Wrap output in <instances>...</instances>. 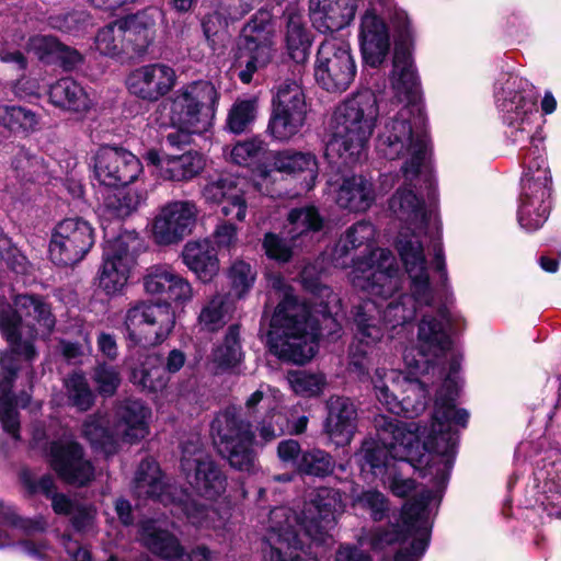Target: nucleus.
Listing matches in <instances>:
<instances>
[{"instance_id": "obj_1", "label": "nucleus", "mask_w": 561, "mask_h": 561, "mask_svg": "<svg viewBox=\"0 0 561 561\" xmlns=\"http://www.w3.org/2000/svg\"><path fill=\"white\" fill-rule=\"evenodd\" d=\"M399 254L410 278L411 295L396 294L402 287L397 260L388 249L376 248L367 255L353 260L350 279L354 288L370 298L354 308V337L348 347V367L359 377L367 376L368 367L379 355L377 345L386 329H403L417 308L431 307L434 290L430 284L427 264L420 247L402 239Z\"/></svg>"}, {"instance_id": "obj_2", "label": "nucleus", "mask_w": 561, "mask_h": 561, "mask_svg": "<svg viewBox=\"0 0 561 561\" xmlns=\"http://www.w3.org/2000/svg\"><path fill=\"white\" fill-rule=\"evenodd\" d=\"M468 419L466 410L440 404V400L436 401L430 427L377 415L376 438H366L355 454L362 474H371L394 495L405 496L415 485L403 477L404 470L422 465L433 454L428 470L435 472V484L444 486L454 465L458 430L466 427Z\"/></svg>"}, {"instance_id": "obj_3", "label": "nucleus", "mask_w": 561, "mask_h": 561, "mask_svg": "<svg viewBox=\"0 0 561 561\" xmlns=\"http://www.w3.org/2000/svg\"><path fill=\"white\" fill-rule=\"evenodd\" d=\"M537 101L535 88L515 75H506L495 90L506 137L519 147L524 164L517 218L527 231L542 227L551 209L552 175L546 158Z\"/></svg>"}, {"instance_id": "obj_4", "label": "nucleus", "mask_w": 561, "mask_h": 561, "mask_svg": "<svg viewBox=\"0 0 561 561\" xmlns=\"http://www.w3.org/2000/svg\"><path fill=\"white\" fill-rule=\"evenodd\" d=\"M343 511L342 494L332 488L317 489L301 514L286 506L272 510L265 536L268 550H264V560L272 561L273 552H276L284 561H317L304 560L298 553L294 556V551L311 553L305 551L306 542L302 537L314 545L325 543L331 538L330 531L336 524V516Z\"/></svg>"}, {"instance_id": "obj_5", "label": "nucleus", "mask_w": 561, "mask_h": 561, "mask_svg": "<svg viewBox=\"0 0 561 561\" xmlns=\"http://www.w3.org/2000/svg\"><path fill=\"white\" fill-rule=\"evenodd\" d=\"M147 294L165 302L140 301L127 309L124 317V335L133 345L156 346L164 342L175 324L170 302L185 306L194 296L191 283L168 264H157L144 276Z\"/></svg>"}, {"instance_id": "obj_6", "label": "nucleus", "mask_w": 561, "mask_h": 561, "mask_svg": "<svg viewBox=\"0 0 561 561\" xmlns=\"http://www.w3.org/2000/svg\"><path fill=\"white\" fill-rule=\"evenodd\" d=\"M376 150L389 160L404 159L402 176L407 181L420 179L433 188L430 142L419 106H403L383 119L377 133Z\"/></svg>"}, {"instance_id": "obj_7", "label": "nucleus", "mask_w": 561, "mask_h": 561, "mask_svg": "<svg viewBox=\"0 0 561 561\" xmlns=\"http://www.w3.org/2000/svg\"><path fill=\"white\" fill-rule=\"evenodd\" d=\"M436 201V182L433 176V188L420 180L407 181L397 190L389 201L392 215L402 222L399 232L397 249L402 239L420 247L423 251V239L428 238L434 253L433 265L439 273L442 285L447 283V271L443 247L440 243V221L434 207Z\"/></svg>"}, {"instance_id": "obj_8", "label": "nucleus", "mask_w": 561, "mask_h": 561, "mask_svg": "<svg viewBox=\"0 0 561 561\" xmlns=\"http://www.w3.org/2000/svg\"><path fill=\"white\" fill-rule=\"evenodd\" d=\"M378 115L377 98L370 90L359 91L336 106L324 151L332 168H352L365 158Z\"/></svg>"}, {"instance_id": "obj_9", "label": "nucleus", "mask_w": 561, "mask_h": 561, "mask_svg": "<svg viewBox=\"0 0 561 561\" xmlns=\"http://www.w3.org/2000/svg\"><path fill=\"white\" fill-rule=\"evenodd\" d=\"M431 310L424 312L417 324L416 344L414 347L405 348L403 360L409 369H415L417 373H427L435 369L443 358L449 357V375L447 376L443 388L437 392L436 401L440 404H450L455 409V399L457 396V382L453 375L460 368V356L453 350V340L448 332L450 317L445 306H435V300L430 307Z\"/></svg>"}, {"instance_id": "obj_10", "label": "nucleus", "mask_w": 561, "mask_h": 561, "mask_svg": "<svg viewBox=\"0 0 561 561\" xmlns=\"http://www.w3.org/2000/svg\"><path fill=\"white\" fill-rule=\"evenodd\" d=\"M320 328L310 307L285 294L271 318L266 342L270 352L283 362L304 365L318 352Z\"/></svg>"}, {"instance_id": "obj_11", "label": "nucleus", "mask_w": 561, "mask_h": 561, "mask_svg": "<svg viewBox=\"0 0 561 561\" xmlns=\"http://www.w3.org/2000/svg\"><path fill=\"white\" fill-rule=\"evenodd\" d=\"M175 489L168 485L158 462L153 459H145L140 462L133 483L134 494L138 499L157 500L164 505L173 504V514L181 511L187 520L199 529H211L217 536L225 537L230 531V512L226 508L219 512L198 504L184 491L179 496L174 495Z\"/></svg>"}, {"instance_id": "obj_12", "label": "nucleus", "mask_w": 561, "mask_h": 561, "mask_svg": "<svg viewBox=\"0 0 561 561\" xmlns=\"http://www.w3.org/2000/svg\"><path fill=\"white\" fill-rule=\"evenodd\" d=\"M14 309L0 298V331L12 353L31 360L35 357L33 341L48 337L56 324L50 306L39 296L19 295Z\"/></svg>"}, {"instance_id": "obj_13", "label": "nucleus", "mask_w": 561, "mask_h": 561, "mask_svg": "<svg viewBox=\"0 0 561 561\" xmlns=\"http://www.w3.org/2000/svg\"><path fill=\"white\" fill-rule=\"evenodd\" d=\"M442 491H423L419 499L408 502L402 508V528L390 525L386 529H377L371 537L375 549H383L396 542L409 547L401 548L396 554V561H416L420 559L430 541L434 508L438 506Z\"/></svg>"}, {"instance_id": "obj_14", "label": "nucleus", "mask_w": 561, "mask_h": 561, "mask_svg": "<svg viewBox=\"0 0 561 561\" xmlns=\"http://www.w3.org/2000/svg\"><path fill=\"white\" fill-rule=\"evenodd\" d=\"M151 410L142 401L126 399L115 409V424L113 433L104 426L102 416H90L83 424L82 433L95 449L102 450L106 456L117 450L118 440L136 443L149 434Z\"/></svg>"}, {"instance_id": "obj_15", "label": "nucleus", "mask_w": 561, "mask_h": 561, "mask_svg": "<svg viewBox=\"0 0 561 561\" xmlns=\"http://www.w3.org/2000/svg\"><path fill=\"white\" fill-rule=\"evenodd\" d=\"M219 85L196 80L176 90L170 100V122L174 128L206 133L213 124L220 100Z\"/></svg>"}, {"instance_id": "obj_16", "label": "nucleus", "mask_w": 561, "mask_h": 561, "mask_svg": "<svg viewBox=\"0 0 561 561\" xmlns=\"http://www.w3.org/2000/svg\"><path fill=\"white\" fill-rule=\"evenodd\" d=\"M545 443V439H540L538 443L522 442L516 448L515 456L517 459L535 461L536 502L549 516L561 518V451L550 448L543 451L540 459H535Z\"/></svg>"}, {"instance_id": "obj_17", "label": "nucleus", "mask_w": 561, "mask_h": 561, "mask_svg": "<svg viewBox=\"0 0 561 561\" xmlns=\"http://www.w3.org/2000/svg\"><path fill=\"white\" fill-rule=\"evenodd\" d=\"M211 430L219 453L228 459L232 468L247 472L255 469L252 425L243 420L234 408L220 412L213 421Z\"/></svg>"}, {"instance_id": "obj_18", "label": "nucleus", "mask_w": 561, "mask_h": 561, "mask_svg": "<svg viewBox=\"0 0 561 561\" xmlns=\"http://www.w3.org/2000/svg\"><path fill=\"white\" fill-rule=\"evenodd\" d=\"M56 425L57 422L54 421L47 431L35 428L33 439L39 444L54 438L48 448L50 467L67 483L83 485L93 478L94 468L84 459L82 447L72 435L62 427L56 430Z\"/></svg>"}, {"instance_id": "obj_19", "label": "nucleus", "mask_w": 561, "mask_h": 561, "mask_svg": "<svg viewBox=\"0 0 561 561\" xmlns=\"http://www.w3.org/2000/svg\"><path fill=\"white\" fill-rule=\"evenodd\" d=\"M274 28L267 11L257 12L244 26L234 65L241 82L248 84L253 75L272 59Z\"/></svg>"}, {"instance_id": "obj_20", "label": "nucleus", "mask_w": 561, "mask_h": 561, "mask_svg": "<svg viewBox=\"0 0 561 561\" xmlns=\"http://www.w3.org/2000/svg\"><path fill=\"white\" fill-rule=\"evenodd\" d=\"M356 76V64L348 42L330 36L318 48L314 79L329 92H344Z\"/></svg>"}, {"instance_id": "obj_21", "label": "nucleus", "mask_w": 561, "mask_h": 561, "mask_svg": "<svg viewBox=\"0 0 561 561\" xmlns=\"http://www.w3.org/2000/svg\"><path fill=\"white\" fill-rule=\"evenodd\" d=\"M181 453V470L192 486L207 499H215L225 492L226 477L205 450L198 435L183 440Z\"/></svg>"}, {"instance_id": "obj_22", "label": "nucleus", "mask_w": 561, "mask_h": 561, "mask_svg": "<svg viewBox=\"0 0 561 561\" xmlns=\"http://www.w3.org/2000/svg\"><path fill=\"white\" fill-rule=\"evenodd\" d=\"M95 242L94 229L89 221L66 218L53 230L49 242V257L60 266H73L81 262Z\"/></svg>"}, {"instance_id": "obj_23", "label": "nucleus", "mask_w": 561, "mask_h": 561, "mask_svg": "<svg viewBox=\"0 0 561 561\" xmlns=\"http://www.w3.org/2000/svg\"><path fill=\"white\" fill-rule=\"evenodd\" d=\"M307 103L297 81L286 80L277 87L268 129L275 139L286 141L299 133L305 124Z\"/></svg>"}, {"instance_id": "obj_24", "label": "nucleus", "mask_w": 561, "mask_h": 561, "mask_svg": "<svg viewBox=\"0 0 561 561\" xmlns=\"http://www.w3.org/2000/svg\"><path fill=\"white\" fill-rule=\"evenodd\" d=\"M199 209L188 199L171 201L163 204L150 225V233L159 245L181 242L196 226Z\"/></svg>"}, {"instance_id": "obj_25", "label": "nucleus", "mask_w": 561, "mask_h": 561, "mask_svg": "<svg viewBox=\"0 0 561 561\" xmlns=\"http://www.w3.org/2000/svg\"><path fill=\"white\" fill-rule=\"evenodd\" d=\"M134 242L136 237L133 233H124L105 241L103 262L98 272V286L106 295L118 294L126 286L134 264Z\"/></svg>"}, {"instance_id": "obj_26", "label": "nucleus", "mask_w": 561, "mask_h": 561, "mask_svg": "<svg viewBox=\"0 0 561 561\" xmlns=\"http://www.w3.org/2000/svg\"><path fill=\"white\" fill-rule=\"evenodd\" d=\"M178 75L173 67L164 62L139 66L126 78L128 92L135 98L148 102H158L176 85Z\"/></svg>"}, {"instance_id": "obj_27", "label": "nucleus", "mask_w": 561, "mask_h": 561, "mask_svg": "<svg viewBox=\"0 0 561 561\" xmlns=\"http://www.w3.org/2000/svg\"><path fill=\"white\" fill-rule=\"evenodd\" d=\"M141 171L139 159L122 148L102 147L94 156V176L105 186L128 185Z\"/></svg>"}, {"instance_id": "obj_28", "label": "nucleus", "mask_w": 561, "mask_h": 561, "mask_svg": "<svg viewBox=\"0 0 561 561\" xmlns=\"http://www.w3.org/2000/svg\"><path fill=\"white\" fill-rule=\"evenodd\" d=\"M329 194L335 204L352 213L367 211L387 188L377 190L370 179L362 174L343 176L328 182Z\"/></svg>"}, {"instance_id": "obj_29", "label": "nucleus", "mask_w": 561, "mask_h": 561, "mask_svg": "<svg viewBox=\"0 0 561 561\" xmlns=\"http://www.w3.org/2000/svg\"><path fill=\"white\" fill-rule=\"evenodd\" d=\"M144 545L167 561H210L211 552L206 547H198L186 553L179 540L160 526L159 520H146L140 527Z\"/></svg>"}, {"instance_id": "obj_30", "label": "nucleus", "mask_w": 561, "mask_h": 561, "mask_svg": "<svg viewBox=\"0 0 561 561\" xmlns=\"http://www.w3.org/2000/svg\"><path fill=\"white\" fill-rule=\"evenodd\" d=\"M358 39L367 65L378 67L386 60L391 46L390 30L375 9L366 10L360 16Z\"/></svg>"}, {"instance_id": "obj_31", "label": "nucleus", "mask_w": 561, "mask_h": 561, "mask_svg": "<svg viewBox=\"0 0 561 561\" xmlns=\"http://www.w3.org/2000/svg\"><path fill=\"white\" fill-rule=\"evenodd\" d=\"M203 196L206 203L219 205L222 216L238 221L245 220L248 202L240 180L219 178L210 181L205 185Z\"/></svg>"}, {"instance_id": "obj_32", "label": "nucleus", "mask_w": 561, "mask_h": 561, "mask_svg": "<svg viewBox=\"0 0 561 561\" xmlns=\"http://www.w3.org/2000/svg\"><path fill=\"white\" fill-rule=\"evenodd\" d=\"M11 362V355H5L0 359V423L3 431L18 442L20 439V421L15 407L25 408L30 402V396L26 393L18 398L11 396L12 381L16 370Z\"/></svg>"}, {"instance_id": "obj_33", "label": "nucleus", "mask_w": 561, "mask_h": 561, "mask_svg": "<svg viewBox=\"0 0 561 561\" xmlns=\"http://www.w3.org/2000/svg\"><path fill=\"white\" fill-rule=\"evenodd\" d=\"M324 431L336 446L351 443L357 428V411L351 399L331 397L327 402Z\"/></svg>"}, {"instance_id": "obj_34", "label": "nucleus", "mask_w": 561, "mask_h": 561, "mask_svg": "<svg viewBox=\"0 0 561 561\" xmlns=\"http://www.w3.org/2000/svg\"><path fill=\"white\" fill-rule=\"evenodd\" d=\"M145 160L157 167L162 179L170 181L191 180L205 168V158L197 151H187L181 156H161L157 150H149Z\"/></svg>"}, {"instance_id": "obj_35", "label": "nucleus", "mask_w": 561, "mask_h": 561, "mask_svg": "<svg viewBox=\"0 0 561 561\" xmlns=\"http://www.w3.org/2000/svg\"><path fill=\"white\" fill-rule=\"evenodd\" d=\"M358 1L310 0L312 21L321 32L340 31L354 20Z\"/></svg>"}, {"instance_id": "obj_36", "label": "nucleus", "mask_w": 561, "mask_h": 561, "mask_svg": "<svg viewBox=\"0 0 561 561\" xmlns=\"http://www.w3.org/2000/svg\"><path fill=\"white\" fill-rule=\"evenodd\" d=\"M369 368L370 366L368 369ZM348 370L352 373L350 368ZM355 375L359 380H364L369 377L376 400L392 414H401L402 405L399 404V399L404 386L403 379H405L407 373L398 369L377 367L371 376H369V373L364 377H359L356 373Z\"/></svg>"}, {"instance_id": "obj_37", "label": "nucleus", "mask_w": 561, "mask_h": 561, "mask_svg": "<svg viewBox=\"0 0 561 561\" xmlns=\"http://www.w3.org/2000/svg\"><path fill=\"white\" fill-rule=\"evenodd\" d=\"M391 84L397 95L409 104L414 103L420 94V78L412 51L397 48L393 55Z\"/></svg>"}, {"instance_id": "obj_38", "label": "nucleus", "mask_w": 561, "mask_h": 561, "mask_svg": "<svg viewBox=\"0 0 561 561\" xmlns=\"http://www.w3.org/2000/svg\"><path fill=\"white\" fill-rule=\"evenodd\" d=\"M273 165L277 172L301 179V188L310 191L318 178V162L310 152L283 150L273 154Z\"/></svg>"}, {"instance_id": "obj_39", "label": "nucleus", "mask_w": 561, "mask_h": 561, "mask_svg": "<svg viewBox=\"0 0 561 561\" xmlns=\"http://www.w3.org/2000/svg\"><path fill=\"white\" fill-rule=\"evenodd\" d=\"M182 257L188 270L204 283L210 282L219 272L217 252L208 239L187 242Z\"/></svg>"}, {"instance_id": "obj_40", "label": "nucleus", "mask_w": 561, "mask_h": 561, "mask_svg": "<svg viewBox=\"0 0 561 561\" xmlns=\"http://www.w3.org/2000/svg\"><path fill=\"white\" fill-rule=\"evenodd\" d=\"M49 100L55 106L75 113H87L94 105L91 94L69 77L59 79L50 87Z\"/></svg>"}, {"instance_id": "obj_41", "label": "nucleus", "mask_w": 561, "mask_h": 561, "mask_svg": "<svg viewBox=\"0 0 561 561\" xmlns=\"http://www.w3.org/2000/svg\"><path fill=\"white\" fill-rule=\"evenodd\" d=\"M147 199V192L136 187H122L108 191L100 207L102 216L123 219L135 213Z\"/></svg>"}, {"instance_id": "obj_42", "label": "nucleus", "mask_w": 561, "mask_h": 561, "mask_svg": "<svg viewBox=\"0 0 561 561\" xmlns=\"http://www.w3.org/2000/svg\"><path fill=\"white\" fill-rule=\"evenodd\" d=\"M161 364L157 354L146 355L138 366L131 367L130 381L149 392L162 391L167 388L170 376L167 375Z\"/></svg>"}, {"instance_id": "obj_43", "label": "nucleus", "mask_w": 561, "mask_h": 561, "mask_svg": "<svg viewBox=\"0 0 561 561\" xmlns=\"http://www.w3.org/2000/svg\"><path fill=\"white\" fill-rule=\"evenodd\" d=\"M376 229L374 225L366 220H360L350 227L345 234L342 236L336 243L333 254L332 261L336 267H346V261L344 257L352 251L359 247L366 245L370 247L371 242L375 239Z\"/></svg>"}, {"instance_id": "obj_44", "label": "nucleus", "mask_w": 561, "mask_h": 561, "mask_svg": "<svg viewBox=\"0 0 561 561\" xmlns=\"http://www.w3.org/2000/svg\"><path fill=\"white\" fill-rule=\"evenodd\" d=\"M285 42L288 55L296 62H305L309 56L311 38L304 16L296 10L286 11Z\"/></svg>"}, {"instance_id": "obj_45", "label": "nucleus", "mask_w": 561, "mask_h": 561, "mask_svg": "<svg viewBox=\"0 0 561 561\" xmlns=\"http://www.w3.org/2000/svg\"><path fill=\"white\" fill-rule=\"evenodd\" d=\"M430 370L427 371V374ZM419 375H426V373H417L411 369L403 379V388L399 399V404L402 405L401 414L407 417H414L425 411L428 403V389Z\"/></svg>"}, {"instance_id": "obj_46", "label": "nucleus", "mask_w": 561, "mask_h": 561, "mask_svg": "<svg viewBox=\"0 0 561 561\" xmlns=\"http://www.w3.org/2000/svg\"><path fill=\"white\" fill-rule=\"evenodd\" d=\"M0 125L14 134L28 136L41 129V119L26 107L0 105Z\"/></svg>"}, {"instance_id": "obj_47", "label": "nucleus", "mask_w": 561, "mask_h": 561, "mask_svg": "<svg viewBox=\"0 0 561 561\" xmlns=\"http://www.w3.org/2000/svg\"><path fill=\"white\" fill-rule=\"evenodd\" d=\"M116 21L125 43L134 45L135 50L142 48L150 41V31L154 22L147 13L141 12Z\"/></svg>"}, {"instance_id": "obj_48", "label": "nucleus", "mask_w": 561, "mask_h": 561, "mask_svg": "<svg viewBox=\"0 0 561 561\" xmlns=\"http://www.w3.org/2000/svg\"><path fill=\"white\" fill-rule=\"evenodd\" d=\"M307 424L308 417L305 415L299 416L295 422L289 421L287 414L285 413L284 407H282V409L277 412L273 423H267V420H265L263 423H259L257 431L260 438L265 444L283 435L284 433L300 434L305 432Z\"/></svg>"}, {"instance_id": "obj_49", "label": "nucleus", "mask_w": 561, "mask_h": 561, "mask_svg": "<svg viewBox=\"0 0 561 561\" xmlns=\"http://www.w3.org/2000/svg\"><path fill=\"white\" fill-rule=\"evenodd\" d=\"M211 359L217 368L222 370L236 367L241 362L242 351L238 325L229 327L222 344L213 351Z\"/></svg>"}, {"instance_id": "obj_50", "label": "nucleus", "mask_w": 561, "mask_h": 561, "mask_svg": "<svg viewBox=\"0 0 561 561\" xmlns=\"http://www.w3.org/2000/svg\"><path fill=\"white\" fill-rule=\"evenodd\" d=\"M293 391L304 398L320 396L327 387V378L321 373L294 370L287 375Z\"/></svg>"}, {"instance_id": "obj_51", "label": "nucleus", "mask_w": 561, "mask_h": 561, "mask_svg": "<svg viewBox=\"0 0 561 561\" xmlns=\"http://www.w3.org/2000/svg\"><path fill=\"white\" fill-rule=\"evenodd\" d=\"M334 467V459L328 451L320 448H312L301 454L297 471L308 476L323 478L330 476Z\"/></svg>"}, {"instance_id": "obj_52", "label": "nucleus", "mask_w": 561, "mask_h": 561, "mask_svg": "<svg viewBox=\"0 0 561 561\" xmlns=\"http://www.w3.org/2000/svg\"><path fill=\"white\" fill-rule=\"evenodd\" d=\"M289 230L291 239L321 229L323 220L313 206L291 209L288 214Z\"/></svg>"}, {"instance_id": "obj_53", "label": "nucleus", "mask_w": 561, "mask_h": 561, "mask_svg": "<svg viewBox=\"0 0 561 561\" xmlns=\"http://www.w3.org/2000/svg\"><path fill=\"white\" fill-rule=\"evenodd\" d=\"M228 305L225 296L215 295L202 308L198 316L199 325L209 332L221 329L228 322Z\"/></svg>"}, {"instance_id": "obj_54", "label": "nucleus", "mask_w": 561, "mask_h": 561, "mask_svg": "<svg viewBox=\"0 0 561 561\" xmlns=\"http://www.w3.org/2000/svg\"><path fill=\"white\" fill-rule=\"evenodd\" d=\"M284 402L283 393L268 385H261L245 401L248 410H253L257 404L263 403L267 408V412L260 423L267 420V423H273L277 412L282 409Z\"/></svg>"}, {"instance_id": "obj_55", "label": "nucleus", "mask_w": 561, "mask_h": 561, "mask_svg": "<svg viewBox=\"0 0 561 561\" xmlns=\"http://www.w3.org/2000/svg\"><path fill=\"white\" fill-rule=\"evenodd\" d=\"M44 524L20 518L13 511L0 503V548L10 545L19 529H43Z\"/></svg>"}, {"instance_id": "obj_56", "label": "nucleus", "mask_w": 561, "mask_h": 561, "mask_svg": "<svg viewBox=\"0 0 561 561\" xmlns=\"http://www.w3.org/2000/svg\"><path fill=\"white\" fill-rule=\"evenodd\" d=\"M226 275L232 293L239 298L251 290L256 279V271L243 260H236Z\"/></svg>"}, {"instance_id": "obj_57", "label": "nucleus", "mask_w": 561, "mask_h": 561, "mask_svg": "<svg viewBox=\"0 0 561 561\" xmlns=\"http://www.w3.org/2000/svg\"><path fill=\"white\" fill-rule=\"evenodd\" d=\"M256 116V100L242 99L237 100L231 106L227 126L233 134H241L254 122Z\"/></svg>"}, {"instance_id": "obj_58", "label": "nucleus", "mask_w": 561, "mask_h": 561, "mask_svg": "<svg viewBox=\"0 0 561 561\" xmlns=\"http://www.w3.org/2000/svg\"><path fill=\"white\" fill-rule=\"evenodd\" d=\"M67 396L73 407L80 411L89 410L94 402V393L81 373H73L65 381Z\"/></svg>"}, {"instance_id": "obj_59", "label": "nucleus", "mask_w": 561, "mask_h": 561, "mask_svg": "<svg viewBox=\"0 0 561 561\" xmlns=\"http://www.w3.org/2000/svg\"><path fill=\"white\" fill-rule=\"evenodd\" d=\"M94 44L96 50L104 56L115 57L122 54L126 43L117 21L101 28L95 36Z\"/></svg>"}, {"instance_id": "obj_60", "label": "nucleus", "mask_w": 561, "mask_h": 561, "mask_svg": "<svg viewBox=\"0 0 561 561\" xmlns=\"http://www.w3.org/2000/svg\"><path fill=\"white\" fill-rule=\"evenodd\" d=\"M351 501L353 507L368 511L374 520H381L389 510L387 497L378 490L353 492Z\"/></svg>"}, {"instance_id": "obj_61", "label": "nucleus", "mask_w": 561, "mask_h": 561, "mask_svg": "<svg viewBox=\"0 0 561 561\" xmlns=\"http://www.w3.org/2000/svg\"><path fill=\"white\" fill-rule=\"evenodd\" d=\"M48 24L56 30L79 35L92 25L90 15L84 11L55 14L48 18Z\"/></svg>"}, {"instance_id": "obj_62", "label": "nucleus", "mask_w": 561, "mask_h": 561, "mask_svg": "<svg viewBox=\"0 0 561 561\" xmlns=\"http://www.w3.org/2000/svg\"><path fill=\"white\" fill-rule=\"evenodd\" d=\"M91 379L96 391L103 397H111L121 383V375L116 367L99 363L92 370Z\"/></svg>"}, {"instance_id": "obj_63", "label": "nucleus", "mask_w": 561, "mask_h": 561, "mask_svg": "<svg viewBox=\"0 0 561 561\" xmlns=\"http://www.w3.org/2000/svg\"><path fill=\"white\" fill-rule=\"evenodd\" d=\"M227 26V19L219 12L210 13L203 20V31L213 50L224 47L229 41Z\"/></svg>"}, {"instance_id": "obj_64", "label": "nucleus", "mask_w": 561, "mask_h": 561, "mask_svg": "<svg viewBox=\"0 0 561 561\" xmlns=\"http://www.w3.org/2000/svg\"><path fill=\"white\" fill-rule=\"evenodd\" d=\"M391 21L396 33L394 49L402 48L412 51L414 42V28L407 11L402 9H394L391 15Z\"/></svg>"}]
</instances>
